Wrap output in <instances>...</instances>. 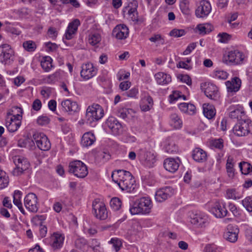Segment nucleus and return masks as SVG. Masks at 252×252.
Here are the masks:
<instances>
[{
    "mask_svg": "<svg viewBox=\"0 0 252 252\" xmlns=\"http://www.w3.org/2000/svg\"><path fill=\"white\" fill-rule=\"evenodd\" d=\"M111 178L122 190L133 192L137 188L135 179L129 171L124 170L114 171L112 173Z\"/></svg>",
    "mask_w": 252,
    "mask_h": 252,
    "instance_id": "1",
    "label": "nucleus"
},
{
    "mask_svg": "<svg viewBox=\"0 0 252 252\" xmlns=\"http://www.w3.org/2000/svg\"><path fill=\"white\" fill-rule=\"evenodd\" d=\"M153 207L151 199L148 197H143L136 200L129 209L132 215L138 214H148L151 212Z\"/></svg>",
    "mask_w": 252,
    "mask_h": 252,
    "instance_id": "2",
    "label": "nucleus"
},
{
    "mask_svg": "<svg viewBox=\"0 0 252 252\" xmlns=\"http://www.w3.org/2000/svg\"><path fill=\"white\" fill-rule=\"evenodd\" d=\"M13 109L16 110L18 113L14 115L8 113L5 123L7 129L10 132L16 131L21 125L23 110L18 106L13 107Z\"/></svg>",
    "mask_w": 252,
    "mask_h": 252,
    "instance_id": "3",
    "label": "nucleus"
},
{
    "mask_svg": "<svg viewBox=\"0 0 252 252\" xmlns=\"http://www.w3.org/2000/svg\"><path fill=\"white\" fill-rule=\"evenodd\" d=\"M104 116V110L98 104L93 103L86 110V118L87 122L90 125L100 120Z\"/></svg>",
    "mask_w": 252,
    "mask_h": 252,
    "instance_id": "4",
    "label": "nucleus"
},
{
    "mask_svg": "<svg viewBox=\"0 0 252 252\" xmlns=\"http://www.w3.org/2000/svg\"><path fill=\"white\" fill-rule=\"evenodd\" d=\"M234 134L237 136H246L252 134V121L247 118L240 121L233 128Z\"/></svg>",
    "mask_w": 252,
    "mask_h": 252,
    "instance_id": "5",
    "label": "nucleus"
},
{
    "mask_svg": "<svg viewBox=\"0 0 252 252\" xmlns=\"http://www.w3.org/2000/svg\"><path fill=\"white\" fill-rule=\"evenodd\" d=\"M138 2L136 0H133L127 6L124 8L123 11H127L128 18L134 24H140L143 23L145 19L143 17H139L137 12Z\"/></svg>",
    "mask_w": 252,
    "mask_h": 252,
    "instance_id": "6",
    "label": "nucleus"
},
{
    "mask_svg": "<svg viewBox=\"0 0 252 252\" xmlns=\"http://www.w3.org/2000/svg\"><path fill=\"white\" fill-rule=\"evenodd\" d=\"M68 171L78 178H83L88 174L86 165L81 160H74L69 163Z\"/></svg>",
    "mask_w": 252,
    "mask_h": 252,
    "instance_id": "7",
    "label": "nucleus"
},
{
    "mask_svg": "<svg viewBox=\"0 0 252 252\" xmlns=\"http://www.w3.org/2000/svg\"><path fill=\"white\" fill-rule=\"evenodd\" d=\"M92 213L94 216L101 220H106L108 217V212L104 203L99 199H95L92 204Z\"/></svg>",
    "mask_w": 252,
    "mask_h": 252,
    "instance_id": "8",
    "label": "nucleus"
},
{
    "mask_svg": "<svg viewBox=\"0 0 252 252\" xmlns=\"http://www.w3.org/2000/svg\"><path fill=\"white\" fill-rule=\"evenodd\" d=\"M245 56L243 53L237 49L229 51L224 57L223 62L227 65H238L244 63Z\"/></svg>",
    "mask_w": 252,
    "mask_h": 252,
    "instance_id": "9",
    "label": "nucleus"
},
{
    "mask_svg": "<svg viewBox=\"0 0 252 252\" xmlns=\"http://www.w3.org/2000/svg\"><path fill=\"white\" fill-rule=\"evenodd\" d=\"M13 160L16 165V167L12 171V174L14 176L20 175L30 166L28 159L22 156H16L13 158Z\"/></svg>",
    "mask_w": 252,
    "mask_h": 252,
    "instance_id": "10",
    "label": "nucleus"
},
{
    "mask_svg": "<svg viewBox=\"0 0 252 252\" xmlns=\"http://www.w3.org/2000/svg\"><path fill=\"white\" fill-rule=\"evenodd\" d=\"M189 217L191 223L198 227H205L209 222L208 216L199 211H192L189 214Z\"/></svg>",
    "mask_w": 252,
    "mask_h": 252,
    "instance_id": "11",
    "label": "nucleus"
},
{
    "mask_svg": "<svg viewBox=\"0 0 252 252\" xmlns=\"http://www.w3.org/2000/svg\"><path fill=\"white\" fill-rule=\"evenodd\" d=\"M33 139L37 147L42 151H48L51 143L48 137L43 133L36 132L33 135Z\"/></svg>",
    "mask_w": 252,
    "mask_h": 252,
    "instance_id": "12",
    "label": "nucleus"
},
{
    "mask_svg": "<svg viewBox=\"0 0 252 252\" xmlns=\"http://www.w3.org/2000/svg\"><path fill=\"white\" fill-rule=\"evenodd\" d=\"M97 72V69L93 63L88 62L82 64L80 75L85 80H88L95 76Z\"/></svg>",
    "mask_w": 252,
    "mask_h": 252,
    "instance_id": "13",
    "label": "nucleus"
},
{
    "mask_svg": "<svg viewBox=\"0 0 252 252\" xmlns=\"http://www.w3.org/2000/svg\"><path fill=\"white\" fill-rule=\"evenodd\" d=\"M24 204L29 211L35 213L38 209L37 197L33 193H29L25 197Z\"/></svg>",
    "mask_w": 252,
    "mask_h": 252,
    "instance_id": "14",
    "label": "nucleus"
},
{
    "mask_svg": "<svg viewBox=\"0 0 252 252\" xmlns=\"http://www.w3.org/2000/svg\"><path fill=\"white\" fill-rule=\"evenodd\" d=\"M229 110V117L232 119L237 120L238 122L248 118L243 107L241 106H231Z\"/></svg>",
    "mask_w": 252,
    "mask_h": 252,
    "instance_id": "15",
    "label": "nucleus"
},
{
    "mask_svg": "<svg viewBox=\"0 0 252 252\" xmlns=\"http://www.w3.org/2000/svg\"><path fill=\"white\" fill-rule=\"evenodd\" d=\"M105 126L114 135H119L123 130L122 124L114 117H109L105 122Z\"/></svg>",
    "mask_w": 252,
    "mask_h": 252,
    "instance_id": "16",
    "label": "nucleus"
},
{
    "mask_svg": "<svg viewBox=\"0 0 252 252\" xmlns=\"http://www.w3.org/2000/svg\"><path fill=\"white\" fill-rule=\"evenodd\" d=\"M14 51L11 46L8 44H2L0 45V61L6 63L14 56Z\"/></svg>",
    "mask_w": 252,
    "mask_h": 252,
    "instance_id": "17",
    "label": "nucleus"
},
{
    "mask_svg": "<svg viewBox=\"0 0 252 252\" xmlns=\"http://www.w3.org/2000/svg\"><path fill=\"white\" fill-rule=\"evenodd\" d=\"M211 10L210 3L206 0H201L195 10V15L197 18H204L209 15Z\"/></svg>",
    "mask_w": 252,
    "mask_h": 252,
    "instance_id": "18",
    "label": "nucleus"
},
{
    "mask_svg": "<svg viewBox=\"0 0 252 252\" xmlns=\"http://www.w3.org/2000/svg\"><path fill=\"white\" fill-rule=\"evenodd\" d=\"M174 194L172 188L166 186L158 189L155 194V199L157 202H162L170 198Z\"/></svg>",
    "mask_w": 252,
    "mask_h": 252,
    "instance_id": "19",
    "label": "nucleus"
},
{
    "mask_svg": "<svg viewBox=\"0 0 252 252\" xmlns=\"http://www.w3.org/2000/svg\"><path fill=\"white\" fill-rule=\"evenodd\" d=\"M225 84L228 94L233 95L240 90L241 80L239 77H234L231 80L226 81Z\"/></svg>",
    "mask_w": 252,
    "mask_h": 252,
    "instance_id": "20",
    "label": "nucleus"
},
{
    "mask_svg": "<svg viewBox=\"0 0 252 252\" xmlns=\"http://www.w3.org/2000/svg\"><path fill=\"white\" fill-rule=\"evenodd\" d=\"M227 231L224 234V238L230 243H235L238 239L239 229L236 225L229 224L227 226Z\"/></svg>",
    "mask_w": 252,
    "mask_h": 252,
    "instance_id": "21",
    "label": "nucleus"
},
{
    "mask_svg": "<svg viewBox=\"0 0 252 252\" xmlns=\"http://www.w3.org/2000/svg\"><path fill=\"white\" fill-rule=\"evenodd\" d=\"M80 21L78 19H74L70 22L65 31V34L63 37V40L65 38L66 40L72 39L76 33L78 27L80 25Z\"/></svg>",
    "mask_w": 252,
    "mask_h": 252,
    "instance_id": "22",
    "label": "nucleus"
},
{
    "mask_svg": "<svg viewBox=\"0 0 252 252\" xmlns=\"http://www.w3.org/2000/svg\"><path fill=\"white\" fill-rule=\"evenodd\" d=\"M204 85L206 87L204 90L206 96L212 100H217L220 97L218 87L210 83H205Z\"/></svg>",
    "mask_w": 252,
    "mask_h": 252,
    "instance_id": "23",
    "label": "nucleus"
},
{
    "mask_svg": "<svg viewBox=\"0 0 252 252\" xmlns=\"http://www.w3.org/2000/svg\"><path fill=\"white\" fill-rule=\"evenodd\" d=\"M180 163L181 161L178 158H169L164 160L163 166L168 172L175 173L178 169Z\"/></svg>",
    "mask_w": 252,
    "mask_h": 252,
    "instance_id": "24",
    "label": "nucleus"
},
{
    "mask_svg": "<svg viewBox=\"0 0 252 252\" xmlns=\"http://www.w3.org/2000/svg\"><path fill=\"white\" fill-rule=\"evenodd\" d=\"M112 34L118 39H124L128 35L129 29L124 24L118 25L113 29Z\"/></svg>",
    "mask_w": 252,
    "mask_h": 252,
    "instance_id": "25",
    "label": "nucleus"
},
{
    "mask_svg": "<svg viewBox=\"0 0 252 252\" xmlns=\"http://www.w3.org/2000/svg\"><path fill=\"white\" fill-rule=\"evenodd\" d=\"M210 211L217 218H221L226 216L227 210L223 203L216 202L210 208Z\"/></svg>",
    "mask_w": 252,
    "mask_h": 252,
    "instance_id": "26",
    "label": "nucleus"
},
{
    "mask_svg": "<svg viewBox=\"0 0 252 252\" xmlns=\"http://www.w3.org/2000/svg\"><path fill=\"white\" fill-rule=\"evenodd\" d=\"M62 106L65 112H69L70 114L77 112L79 110L78 105L76 102L71 100V99H66L62 102Z\"/></svg>",
    "mask_w": 252,
    "mask_h": 252,
    "instance_id": "27",
    "label": "nucleus"
},
{
    "mask_svg": "<svg viewBox=\"0 0 252 252\" xmlns=\"http://www.w3.org/2000/svg\"><path fill=\"white\" fill-rule=\"evenodd\" d=\"M64 240V235L59 232H55L51 237V245L54 249L62 247Z\"/></svg>",
    "mask_w": 252,
    "mask_h": 252,
    "instance_id": "28",
    "label": "nucleus"
},
{
    "mask_svg": "<svg viewBox=\"0 0 252 252\" xmlns=\"http://www.w3.org/2000/svg\"><path fill=\"white\" fill-rule=\"evenodd\" d=\"M64 75L63 70L60 69L57 70L54 73L46 76L44 81L47 84H54L61 80Z\"/></svg>",
    "mask_w": 252,
    "mask_h": 252,
    "instance_id": "29",
    "label": "nucleus"
},
{
    "mask_svg": "<svg viewBox=\"0 0 252 252\" xmlns=\"http://www.w3.org/2000/svg\"><path fill=\"white\" fill-rule=\"evenodd\" d=\"M169 125L174 129H180L183 126V121L180 116L176 113H172L169 116Z\"/></svg>",
    "mask_w": 252,
    "mask_h": 252,
    "instance_id": "30",
    "label": "nucleus"
},
{
    "mask_svg": "<svg viewBox=\"0 0 252 252\" xmlns=\"http://www.w3.org/2000/svg\"><path fill=\"white\" fill-rule=\"evenodd\" d=\"M192 157L193 159L198 162H203L207 159L206 152L199 148H195L192 152Z\"/></svg>",
    "mask_w": 252,
    "mask_h": 252,
    "instance_id": "31",
    "label": "nucleus"
},
{
    "mask_svg": "<svg viewBox=\"0 0 252 252\" xmlns=\"http://www.w3.org/2000/svg\"><path fill=\"white\" fill-rule=\"evenodd\" d=\"M154 102L152 97L149 95H145L140 102V107L142 111L147 112L153 107Z\"/></svg>",
    "mask_w": 252,
    "mask_h": 252,
    "instance_id": "32",
    "label": "nucleus"
},
{
    "mask_svg": "<svg viewBox=\"0 0 252 252\" xmlns=\"http://www.w3.org/2000/svg\"><path fill=\"white\" fill-rule=\"evenodd\" d=\"M95 141L94 134L92 132H85L82 136L81 144L84 147L92 145Z\"/></svg>",
    "mask_w": 252,
    "mask_h": 252,
    "instance_id": "33",
    "label": "nucleus"
},
{
    "mask_svg": "<svg viewBox=\"0 0 252 252\" xmlns=\"http://www.w3.org/2000/svg\"><path fill=\"white\" fill-rule=\"evenodd\" d=\"M157 83L160 85H165L171 82V77L169 74L164 72H159L155 75Z\"/></svg>",
    "mask_w": 252,
    "mask_h": 252,
    "instance_id": "34",
    "label": "nucleus"
},
{
    "mask_svg": "<svg viewBox=\"0 0 252 252\" xmlns=\"http://www.w3.org/2000/svg\"><path fill=\"white\" fill-rule=\"evenodd\" d=\"M164 151L169 154H176L178 151V147L170 138L166 139L164 146Z\"/></svg>",
    "mask_w": 252,
    "mask_h": 252,
    "instance_id": "35",
    "label": "nucleus"
},
{
    "mask_svg": "<svg viewBox=\"0 0 252 252\" xmlns=\"http://www.w3.org/2000/svg\"><path fill=\"white\" fill-rule=\"evenodd\" d=\"M141 160L145 166L150 168L153 166L156 161L155 155L150 152H146Z\"/></svg>",
    "mask_w": 252,
    "mask_h": 252,
    "instance_id": "36",
    "label": "nucleus"
},
{
    "mask_svg": "<svg viewBox=\"0 0 252 252\" xmlns=\"http://www.w3.org/2000/svg\"><path fill=\"white\" fill-rule=\"evenodd\" d=\"M203 112L204 116L208 119H212L216 113L215 107L209 103H204L203 105Z\"/></svg>",
    "mask_w": 252,
    "mask_h": 252,
    "instance_id": "37",
    "label": "nucleus"
},
{
    "mask_svg": "<svg viewBox=\"0 0 252 252\" xmlns=\"http://www.w3.org/2000/svg\"><path fill=\"white\" fill-rule=\"evenodd\" d=\"M22 193L19 190H15L13 195V203L19 209L20 212L23 214H25V212L24 209L23 207L22 203L21 202Z\"/></svg>",
    "mask_w": 252,
    "mask_h": 252,
    "instance_id": "38",
    "label": "nucleus"
},
{
    "mask_svg": "<svg viewBox=\"0 0 252 252\" xmlns=\"http://www.w3.org/2000/svg\"><path fill=\"white\" fill-rule=\"evenodd\" d=\"M101 40V37L98 31L91 32L88 36V42L92 46L97 45Z\"/></svg>",
    "mask_w": 252,
    "mask_h": 252,
    "instance_id": "39",
    "label": "nucleus"
},
{
    "mask_svg": "<svg viewBox=\"0 0 252 252\" xmlns=\"http://www.w3.org/2000/svg\"><path fill=\"white\" fill-rule=\"evenodd\" d=\"M53 60L49 56L44 57L41 61V66L45 72H49L53 67Z\"/></svg>",
    "mask_w": 252,
    "mask_h": 252,
    "instance_id": "40",
    "label": "nucleus"
},
{
    "mask_svg": "<svg viewBox=\"0 0 252 252\" xmlns=\"http://www.w3.org/2000/svg\"><path fill=\"white\" fill-rule=\"evenodd\" d=\"M226 197L228 199L237 200L242 197V194L236 189H229L226 191Z\"/></svg>",
    "mask_w": 252,
    "mask_h": 252,
    "instance_id": "41",
    "label": "nucleus"
},
{
    "mask_svg": "<svg viewBox=\"0 0 252 252\" xmlns=\"http://www.w3.org/2000/svg\"><path fill=\"white\" fill-rule=\"evenodd\" d=\"M196 29L200 34H206L209 33L212 30V26L209 23L199 24L197 25Z\"/></svg>",
    "mask_w": 252,
    "mask_h": 252,
    "instance_id": "42",
    "label": "nucleus"
},
{
    "mask_svg": "<svg viewBox=\"0 0 252 252\" xmlns=\"http://www.w3.org/2000/svg\"><path fill=\"white\" fill-rule=\"evenodd\" d=\"M239 166L243 174L248 175L252 172V165L247 162H240Z\"/></svg>",
    "mask_w": 252,
    "mask_h": 252,
    "instance_id": "43",
    "label": "nucleus"
},
{
    "mask_svg": "<svg viewBox=\"0 0 252 252\" xmlns=\"http://www.w3.org/2000/svg\"><path fill=\"white\" fill-rule=\"evenodd\" d=\"M228 76V73L224 70H215L212 72V77L219 80H226Z\"/></svg>",
    "mask_w": 252,
    "mask_h": 252,
    "instance_id": "44",
    "label": "nucleus"
},
{
    "mask_svg": "<svg viewBox=\"0 0 252 252\" xmlns=\"http://www.w3.org/2000/svg\"><path fill=\"white\" fill-rule=\"evenodd\" d=\"M9 183L8 177L6 173L0 169V189L6 188Z\"/></svg>",
    "mask_w": 252,
    "mask_h": 252,
    "instance_id": "45",
    "label": "nucleus"
},
{
    "mask_svg": "<svg viewBox=\"0 0 252 252\" xmlns=\"http://www.w3.org/2000/svg\"><path fill=\"white\" fill-rule=\"evenodd\" d=\"M110 205L113 210L118 211L122 206L121 200L118 197H114L111 199L110 202Z\"/></svg>",
    "mask_w": 252,
    "mask_h": 252,
    "instance_id": "46",
    "label": "nucleus"
},
{
    "mask_svg": "<svg viewBox=\"0 0 252 252\" xmlns=\"http://www.w3.org/2000/svg\"><path fill=\"white\" fill-rule=\"evenodd\" d=\"M24 48L28 52H33L36 48L35 43L32 40L24 42L23 44Z\"/></svg>",
    "mask_w": 252,
    "mask_h": 252,
    "instance_id": "47",
    "label": "nucleus"
},
{
    "mask_svg": "<svg viewBox=\"0 0 252 252\" xmlns=\"http://www.w3.org/2000/svg\"><path fill=\"white\" fill-rule=\"evenodd\" d=\"M139 94V90L137 87H134L129 91L125 92L123 94L124 95L127 97L132 98L134 99L138 98V95Z\"/></svg>",
    "mask_w": 252,
    "mask_h": 252,
    "instance_id": "48",
    "label": "nucleus"
},
{
    "mask_svg": "<svg viewBox=\"0 0 252 252\" xmlns=\"http://www.w3.org/2000/svg\"><path fill=\"white\" fill-rule=\"evenodd\" d=\"M242 203L248 212H252V196L246 197L242 201Z\"/></svg>",
    "mask_w": 252,
    "mask_h": 252,
    "instance_id": "49",
    "label": "nucleus"
},
{
    "mask_svg": "<svg viewBox=\"0 0 252 252\" xmlns=\"http://www.w3.org/2000/svg\"><path fill=\"white\" fill-rule=\"evenodd\" d=\"M210 146L212 148L221 150L223 147V141L221 138L212 140L210 142Z\"/></svg>",
    "mask_w": 252,
    "mask_h": 252,
    "instance_id": "50",
    "label": "nucleus"
},
{
    "mask_svg": "<svg viewBox=\"0 0 252 252\" xmlns=\"http://www.w3.org/2000/svg\"><path fill=\"white\" fill-rule=\"evenodd\" d=\"M149 40L152 42L157 43V46L163 45L164 44V40L160 34H154L149 38Z\"/></svg>",
    "mask_w": 252,
    "mask_h": 252,
    "instance_id": "51",
    "label": "nucleus"
},
{
    "mask_svg": "<svg viewBox=\"0 0 252 252\" xmlns=\"http://www.w3.org/2000/svg\"><path fill=\"white\" fill-rule=\"evenodd\" d=\"M87 242L84 238L79 237L77 238L74 242V245L77 249L82 250L87 245Z\"/></svg>",
    "mask_w": 252,
    "mask_h": 252,
    "instance_id": "52",
    "label": "nucleus"
},
{
    "mask_svg": "<svg viewBox=\"0 0 252 252\" xmlns=\"http://www.w3.org/2000/svg\"><path fill=\"white\" fill-rule=\"evenodd\" d=\"M186 32L183 29H174L170 32V35L174 37H179L185 35Z\"/></svg>",
    "mask_w": 252,
    "mask_h": 252,
    "instance_id": "53",
    "label": "nucleus"
},
{
    "mask_svg": "<svg viewBox=\"0 0 252 252\" xmlns=\"http://www.w3.org/2000/svg\"><path fill=\"white\" fill-rule=\"evenodd\" d=\"M204 252H220V248L214 244H207L204 247Z\"/></svg>",
    "mask_w": 252,
    "mask_h": 252,
    "instance_id": "54",
    "label": "nucleus"
},
{
    "mask_svg": "<svg viewBox=\"0 0 252 252\" xmlns=\"http://www.w3.org/2000/svg\"><path fill=\"white\" fill-rule=\"evenodd\" d=\"M178 78L182 82L187 84L189 86L191 85V79L189 75L187 74H180L178 76Z\"/></svg>",
    "mask_w": 252,
    "mask_h": 252,
    "instance_id": "55",
    "label": "nucleus"
},
{
    "mask_svg": "<svg viewBox=\"0 0 252 252\" xmlns=\"http://www.w3.org/2000/svg\"><path fill=\"white\" fill-rule=\"evenodd\" d=\"M180 7L182 12L185 15H189L190 14V10L189 3L187 2L183 1L180 4Z\"/></svg>",
    "mask_w": 252,
    "mask_h": 252,
    "instance_id": "56",
    "label": "nucleus"
},
{
    "mask_svg": "<svg viewBox=\"0 0 252 252\" xmlns=\"http://www.w3.org/2000/svg\"><path fill=\"white\" fill-rule=\"evenodd\" d=\"M116 114L118 117L123 119H125L127 117L126 113V108L121 106L119 107L117 110Z\"/></svg>",
    "mask_w": 252,
    "mask_h": 252,
    "instance_id": "57",
    "label": "nucleus"
},
{
    "mask_svg": "<svg viewBox=\"0 0 252 252\" xmlns=\"http://www.w3.org/2000/svg\"><path fill=\"white\" fill-rule=\"evenodd\" d=\"M109 242L113 244V247L116 252L120 250V247L122 246V243L119 239L112 238Z\"/></svg>",
    "mask_w": 252,
    "mask_h": 252,
    "instance_id": "58",
    "label": "nucleus"
},
{
    "mask_svg": "<svg viewBox=\"0 0 252 252\" xmlns=\"http://www.w3.org/2000/svg\"><path fill=\"white\" fill-rule=\"evenodd\" d=\"M37 123L41 126L47 125L50 122V119L46 116H40L37 119Z\"/></svg>",
    "mask_w": 252,
    "mask_h": 252,
    "instance_id": "59",
    "label": "nucleus"
},
{
    "mask_svg": "<svg viewBox=\"0 0 252 252\" xmlns=\"http://www.w3.org/2000/svg\"><path fill=\"white\" fill-rule=\"evenodd\" d=\"M46 217L45 215H37L32 218V221L41 225L42 221L46 220Z\"/></svg>",
    "mask_w": 252,
    "mask_h": 252,
    "instance_id": "60",
    "label": "nucleus"
},
{
    "mask_svg": "<svg viewBox=\"0 0 252 252\" xmlns=\"http://www.w3.org/2000/svg\"><path fill=\"white\" fill-rule=\"evenodd\" d=\"M218 36L219 37V41L221 43H226L230 39V35L225 32L219 33Z\"/></svg>",
    "mask_w": 252,
    "mask_h": 252,
    "instance_id": "61",
    "label": "nucleus"
},
{
    "mask_svg": "<svg viewBox=\"0 0 252 252\" xmlns=\"http://www.w3.org/2000/svg\"><path fill=\"white\" fill-rule=\"evenodd\" d=\"M41 107L42 103L40 100H39V99H36L33 101L32 104V108L34 110L38 111L40 110Z\"/></svg>",
    "mask_w": 252,
    "mask_h": 252,
    "instance_id": "62",
    "label": "nucleus"
},
{
    "mask_svg": "<svg viewBox=\"0 0 252 252\" xmlns=\"http://www.w3.org/2000/svg\"><path fill=\"white\" fill-rule=\"evenodd\" d=\"M234 165H226V171L229 178H232L234 176Z\"/></svg>",
    "mask_w": 252,
    "mask_h": 252,
    "instance_id": "63",
    "label": "nucleus"
},
{
    "mask_svg": "<svg viewBox=\"0 0 252 252\" xmlns=\"http://www.w3.org/2000/svg\"><path fill=\"white\" fill-rule=\"evenodd\" d=\"M131 86V83L129 81H123L120 84V89L124 91L127 90Z\"/></svg>",
    "mask_w": 252,
    "mask_h": 252,
    "instance_id": "64",
    "label": "nucleus"
}]
</instances>
